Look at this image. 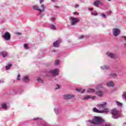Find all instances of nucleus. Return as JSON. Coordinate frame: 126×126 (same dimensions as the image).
Here are the masks:
<instances>
[{
  "mask_svg": "<svg viewBox=\"0 0 126 126\" xmlns=\"http://www.w3.org/2000/svg\"><path fill=\"white\" fill-rule=\"evenodd\" d=\"M48 72L51 74H53V75H58V74H59V69H50L49 70Z\"/></svg>",
  "mask_w": 126,
  "mask_h": 126,
  "instance_id": "obj_8",
  "label": "nucleus"
},
{
  "mask_svg": "<svg viewBox=\"0 0 126 126\" xmlns=\"http://www.w3.org/2000/svg\"><path fill=\"white\" fill-rule=\"evenodd\" d=\"M56 0H51V1H53V2H55V1Z\"/></svg>",
  "mask_w": 126,
  "mask_h": 126,
  "instance_id": "obj_51",
  "label": "nucleus"
},
{
  "mask_svg": "<svg viewBox=\"0 0 126 126\" xmlns=\"http://www.w3.org/2000/svg\"><path fill=\"white\" fill-rule=\"evenodd\" d=\"M44 2V0H39V3L40 4L43 3Z\"/></svg>",
  "mask_w": 126,
  "mask_h": 126,
  "instance_id": "obj_39",
  "label": "nucleus"
},
{
  "mask_svg": "<svg viewBox=\"0 0 126 126\" xmlns=\"http://www.w3.org/2000/svg\"><path fill=\"white\" fill-rule=\"evenodd\" d=\"M83 38H84V36L83 35H81L79 36L78 39H83Z\"/></svg>",
  "mask_w": 126,
  "mask_h": 126,
  "instance_id": "obj_38",
  "label": "nucleus"
},
{
  "mask_svg": "<svg viewBox=\"0 0 126 126\" xmlns=\"http://www.w3.org/2000/svg\"><path fill=\"white\" fill-rule=\"evenodd\" d=\"M37 81L38 82H39V83H43V80H42V79H41L40 77L37 78Z\"/></svg>",
  "mask_w": 126,
  "mask_h": 126,
  "instance_id": "obj_29",
  "label": "nucleus"
},
{
  "mask_svg": "<svg viewBox=\"0 0 126 126\" xmlns=\"http://www.w3.org/2000/svg\"><path fill=\"white\" fill-rule=\"evenodd\" d=\"M71 98H74V95L73 94H66L63 96V98L64 100H69Z\"/></svg>",
  "mask_w": 126,
  "mask_h": 126,
  "instance_id": "obj_9",
  "label": "nucleus"
},
{
  "mask_svg": "<svg viewBox=\"0 0 126 126\" xmlns=\"http://www.w3.org/2000/svg\"><path fill=\"white\" fill-rule=\"evenodd\" d=\"M61 41L57 40L56 41L53 43V47H55L56 48H59V43H60Z\"/></svg>",
  "mask_w": 126,
  "mask_h": 126,
  "instance_id": "obj_12",
  "label": "nucleus"
},
{
  "mask_svg": "<svg viewBox=\"0 0 126 126\" xmlns=\"http://www.w3.org/2000/svg\"><path fill=\"white\" fill-rule=\"evenodd\" d=\"M11 66H12V64H8V65H7L5 66L6 70H8L10 68V67H11Z\"/></svg>",
  "mask_w": 126,
  "mask_h": 126,
  "instance_id": "obj_24",
  "label": "nucleus"
},
{
  "mask_svg": "<svg viewBox=\"0 0 126 126\" xmlns=\"http://www.w3.org/2000/svg\"><path fill=\"white\" fill-rule=\"evenodd\" d=\"M1 107L2 109H4V110H6V109H7V105L5 103L1 104Z\"/></svg>",
  "mask_w": 126,
  "mask_h": 126,
  "instance_id": "obj_18",
  "label": "nucleus"
},
{
  "mask_svg": "<svg viewBox=\"0 0 126 126\" xmlns=\"http://www.w3.org/2000/svg\"><path fill=\"white\" fill-rule=\"evenodd\" d=\"M0 56H2V58H6L7 56V53L1 52H0Z\"/></svg>",
  "mask_w": 126,
  "mask_h": 126,
  "instance_id": "obj_15",
  "label": "nucleus"
},
{
  "mask_svg": "<svg viewBox=\"0 0 126 126\" xmlns=\"http://www.w3.org/2000/svg\"><path fill=\"white\" fill-rule=\"evenodd\" d=\"M111 114L112 115V119L117 120V119H119V118H120V112L116 108H114L112 110Z\"/></svg>",
  "mask_w": 126,
  "mask_h": 126,
  "instance_id": "obj_3",
  "label": "nucleus"
},
{
  "mask_svg": "<svg viewBox=\"0 0 126 126\" xmlns=\"http://www.w3.org/2000/svg\"><path fill=\"white\" fill-rule=\"evenodd\" d=\"M109 113V108H104L102 110H100V113Z\"/></svg>",
  "mask_w": 126,
  "mask_h": 126,
  "instance_id": "obj_19",
  "label": "nucleus"
},
{
  "mask_svg": "<svg viewBox=\"0 0 126 126\" xmlns=\"http://www.w3.org/2000/svg\"><path fill=\"white\" fill-rule=\"evenodd\" d=\"M20 74H18L17 78V80H20Z\"/></svg>",
  "mask_w": 126,
  "mask_h": 126,
  "instance_id": "obj_37",
  "label": "nucleus"
},
{
  "mask_svg": "<svg viewBox=\"0 0 126 126\" xmlns=\"http://www.w3.org/2000/svg\"><path fill=\"white\" fill-rule=\"evenodd\" d=\"M122 98L123 100H126V92H124L123 93V94L122 95Z\"/></svg>",
  "mask_w": 126,
  "mask_h": 126,
  "instance_id": "obj_21",
  "label": "nucleus"
},
{
  "mask_svg": "<svg viewBox=\"0 0 126 126\" xmlns=\"http://www.w3.org/2000/svg\"><path fill=\"white\" fill-rule=\"evenodd\" d=\"M41 7L42 9L39 8V7L37 6L36 5H34L33 6V9L34 10H37L39 12L40 17H43V14H42V12H44L45 11V8H46V7L45 6V5L41 4Z\"/></svg>",
  "mask_w": 126,
  "mask_h": 126,
  "instance_id": "obj_2",
  "label": "nucleus"
},
{
  "mask_svg": "<svg viewBox=\"0 0 126 126\" xmlns=\"http://www.w3.org/2000/svg\"><path fill=\"white\" fill-rule=\"evenodd\" d=\"M3 38L5 39V40H6L7 41H8V40H10L11 35L10 33L8 32H6L4 34L2 35Z\"/></svg>",
  "mask_w": 126,
  "mask_h": 126,
  "instance_id": "obj_6",
  "label": "nucleus"
},
{
  "mask_svg": "<svg viewBox=\"0 0 126 126\" xmlns=\"http://www.w3.org/2000/svg\"><path fill=\"white\" fill-rule=\"evenodd\" d=\"M78 6H79V5L76 4L75 5V8H76V7H78Z\"/></svg>",
  "mask_w": 126,
  "mask_h": 126,
  "instance_id": "obj_42",
  "label": "nucleus"
},
{
  "mask_svg": "<svg viewBox=\"0 0 126 126\" xmlns=\"http://www.w3.org/2000/svg\"><path fill=\"white\" fill-rule=\"evenodd\" d=\"M74 15H75V14H77V12H74Z\"/></svg>",
  "mask_w": 126,
  "mask_h": 126,
  "instance_id": "obj_47",
  "label": "nucleus"
},
{
  "mask_svg": "<svg viewBox=\"0 0 126 126\" xmlns=\"http://www.w3.org/2000/svg\"><path fill=\"white\" fill-rule=\"evenodd\" d=\"M103 123H104V120L100 117L98 116H94L92 120L86 121L87 125L88 126H90V124L91 125H101Z\"/></svg>",
  "mask_w": 126,
  "mask_h": 126,
  "instance_id": "obj_1",
  "label": "nucleus"
},
{
  "mask_svg": "<svg viewBox=\"0 0 126 126\" xmlns=\"http://www.w3.org/2000/svg\"><path fill=\"white\" fill-rule=\"evenodd\" d=\"M55 64H56L57 65L60 64V61L57 60V61L55 62Z\"/></svg>",
  "mask_w": 126,
  "mask_h": 126,
  "instance_id": "obj_36",
  "label": "nucleus"
},
{
  "mask_svg": "<svg viewBox=\"0 0 126 126\" xmlns=\"http://www.w3.org/2000/svg\"><path fill=\"white\" fill-rule=\"evenodd\" d=\"M16 35H22V33L20 32H16Z\"/></svg>",
  "mask_w": 126,
  "mask_h": 126,
  "instance_id": "obj_40",
  "label": "nucleus"
},
{
  "mask_svg": "<svg viewBox=\"0 0 126 126\" xmlns=\"http://www.w3.org/2000/svg\"><path fill=\"white\" fill-rule=\"evenodd\" d=\"M122 38H124L125 41H126V36H123Z\"/></svg>",
  "mask_w": 126,
  "mask_h": 126,
  "instance_id": "obj_43",
  "label": "nucleus"
},
{
  "mask_svg": "<svg viewBox=\"0 0 126 126\" xmlns=\"http://www.w3.org/2000/svg\"><path fill=\"white\" fill-rule=\"evenodd\" d=\"M92 99H93V100H94V99H95V97L93 96V97H92Z\"/></svg>",
  "mask_w": 126,
  "mask_h": 126,
  "instance_id": "obj_50",
  "label": "nucleus"
},
{
  "mask_svg": "<svg viewBox=\"0 0 126 126\" xmlns=\"http://www.w3.org/2000/svg\"><path fill=\"white\" fill-rule=\"evenodd\" d=\"M69 20L71 21V25L72 26L75 25V23L79 22V19L72 17L69 18Z\"/></svg>",
  "mask_w": 126,
  "mask_h": 126,
  "instance_id": "obj_4",
  "label": "nucleus"
},
{
  "mask_svg": "<svg viewBox=\"0 0 126 126\" xmlns=\"http://www.w3.org/2000/svg\"><path fill=\"white\" fill-rule=\"evenodd\" d=\"M124 46H125V47H126V44H124Z\"/></svg>",
  "mask_w": 126,
  "mask_h": 126,
  "instance_id": "obj_53",
  "label": "nucleus"
},
{
  "mask_svg": "<svg viewBox=\"0 0 126 126\" xmlns=\"http://www.w3.org/2000/svg\"><path fill=\"white\" fill-rule=\"evenodd\" d=\"M91 15H93L94 16H97V15H98V13H94V12H91Z\"/></svg>",
  "mask_w": 126,
  "mask_h": 126,
  "instance_id": "obj_31",
  "label": "nucleus"
},
{
  "mask_svg": "<svg viewBox=\"0 0 126 126\" xmlns=\"http://www.w3.org/2000/svg\"><path fill=\"white\" fill-rule=\"evenodd\" d=\"M110 76H113V77H115L116 76H117V74L115 73H112L111 74H110Z\"/></svg>",
  "mask_w": 126,
  "mask_h": 126,
  "instance_id": "obj_33",
  "label": "nucleus"
},
{
  "mask_svg": "<svg viewBox=\"0 0 126 126\" xmlns=\"http://www.w3.org/2000/svg\"><path fill=\"white\" fill-rule=\"evenodd\" d=\"M117 105L119 106V107H122L123 106V104L121 102H120L119 101L117 102Z\"/></svg>",
  "mask_w": 126,
  "mask_h": 126,
  "instance_id": "obj_32",
  "label": "nucleus"
},
{
  "mask_svg": "<svg viewBox=\"0 0 126 126\" xmlns=\"http://www.w3.org/2000/svg\"><path fill=\"white\" fill-rule=\"evenodd\" d=\"M107 86L108 87H113V86H114V84H113L112 82H109L107 83Z\"/></svg>",
  "mask_w": 126,
  "mask_h": 126,
  "instance_id": "obj_23",
  "label": "nucleus"
},
{
  "mask_svg": "<svg viewBox=\"0 0 126 126\" xmlns=\"http://www.w3.org/2000/svg\"><path fill=\"white\" fill-rule=\"evenodd\" d=\"M107 106L106 102H103L101 103L98 104L97 105V107L98 109H105Z\"/></svg>",
  "mask_w": 126,
  "mask_h": 126,
  "instance_id": "obj_5",
  "label": "nucleus"
},
{
  "mask_svg": "<svg viewBox=\"0 0 126 126\" xmlns=\"http://www.w3.org/2000/svg\"><path fill=\"white\" fill-rule=\"evenodd\" d=\"M89 10L92 11L93 10V8H89Z\"/></svg>",
  "mask_w": 126,
  "mask_h": 126,
  "instance_id": "obj_44",
  "label": "nucleus"
},
{
  "mask_svg": "<svg viewBox=\"0 0 126 126\" xmlns=\"http://www.w3.org/2000/svg\"><path fill=\"white\" fill-rule=\"evenodd\" d=\"M93 111L94 113H101V110H99L98 109L94 107L93 108Z\"/></svg>",
  "mask_w": 126,
  "mask_h": 126,
  "instance_id": "obj_20",
  "label": "nucleus"
},
{
  "mask_svg": "<svg viewBox=\"0 0 126 126\" xmlns=\"http://www.w3.org/2000/svg\"><path fill=\"white\" fill-rule=\"evenodd\" d=\"M55 7H56V8H59V6L58 5H55Z\"/></svg>",
  "mask_w": 126,
  "mask_h": 126,
  "instance_id": "obj_46",
  "label": "nucleus"
},
{
  "mask_svg": "<svg viewBox=\"0 0 126 126\" xmlns=\"http://www.w3.org/2000/svg\"><path fill=\"white\" fill-rule=\"evenodd\" d=\"M107 56H108V57H110V58H111V59H114V58H115V57H116V54H113V53H111L110 52H108L107 53Z\"/></svg>",
  "mask_w": 126,
  "mask_h": 126,
  "instance_id": "obj_11",
  "label": "nucleus"
},
{
  "mask_svg": "<svg viewBox=\"0 0 126 126\" xmlns=\"http://www.w3.org/2000/svg\"><path fill=\"white\" fill-rule=\"evenodd\" d=\"M0 83H3V81L0 80Z\"/></svg>",
  "mask_w": 126,
  "mask_h": 126,
  "instance_id": "obj_45",
  "label": "nucleus"
},
{
  "mask_svg": "<svg viewBox=\"0 0 126 126\" xmlns=\"http://www.w3.org/2000/svg\"><path fill=\"white\" fill-rule=\"evenodd\" d=\"M29 77L27 76H25L24 78H23V81L24 82H29Z\"/></svg>",
  "mask_w": 126,
  "mask_h": 126,
  "instance_id": "obj_17",
  "label": "nucleus"
},
{
  "mask_svg": "<svg viewBox=\"0 0 126 126\" xmlns=\"http://www.w3.org/2000/svg\"><path fill=\"white\" fill-rule=\"evenodd\" d=\"M102 88H103V86L101 85L96 87V89L97 90H100V89H102Z\"/></svg>",
  "mask_w": 126,
  "mask_h": 126,
  "instance_id": "obj_30",
  "label": "nucleus"
},
{
  "mask_svg": "<svg viewBox=\"0 0 126 126\" xmlns=\"http://www.w3.org/2000/svg\"><path fill=\"white\" fill-rule=\"evenodd\" d=\"M36 120H37V124L41 125V123H42V119L39 118H33L34 121H36Z\"/></svg>",
  "mask_w": 126,
  "mask_h": 126,
  "instance_id": "obj_14",
  "label": "nucleus"
},
{
  "mask_svg": "<svg viewBox=\"0 0 126 126\" xmlns=\"http://www.w3.org/2000/svg\"><path fill=\"white\" fill-rule=\"evenodd\" d=\"M24 49H26V50H28V49H29V46H28V44L25 43L24 44Z\"/></svg>",
  "mask_w": 126,
  "mask_h": 126,
  "instance_id": "obj_28",
  "label": "nucleus"
},
{
  "mask_svg": "<svg viewBox=\"0 0 126 126\" xmlns=\"http://www.w3.org/2000/svg\"><path fill=\"white\" fill-rule=\"evenodd\" d=\"M88 93H93L95 92V90L93 89H88L87 90Z\"/></svg>",
  "mask_w": 126,
  "mask_h": 126,
  "instance_id": "obj_22",
  "label": "nucleus"
},
{
  "mask_svg": "<svg viewBox=\"0 0 126 126\" xmlns=\"http://www.w3.org/2000/svg\"><path fill=\"white\" fill-rule=\"evenodd\" d=\"M96 94L97 96H99V97H101L102 95H103V92L101 91H98L96 92Z\"/></svg>",
  "mask_w": 126,
  "mask_h": 126,
  "instance_id": "obj_25",
  "label": "nucleus"
},
{
  "mask_svg": "<svg viewBox=\"0 0 126 126\" xmlns=\"http://www.w3.org/2000/svg\"><path fill=\"white\" fill-rule=\"evenodd\" d=\"M54 112L56 114V115H59V110L57 109H54Z\"/></svg>",
  "mask_w": 126,
  "mask_h": 126,
  "instance_id": "obj_34",
  "label": "nucleus"
},
{
  "mask_svg": "<svg viewBox=\"0 0 126 126\" xmlns=\"http://www.w3.org/2000/svg\"><path fill=\"white\" fill-rule=\"evenodd\" d=\"M108 12L110 14H111V13H112V11H109Z\"/></svg>",
  "mask_w": 126,
  "mask_h": 126,
  "instance_id": "obj_49",
  "label": "nucleus"
},
{
  "mask_svg": "<svg viewBox=\"0 0 126 126\" xmlns=\"http://www.w3.org/2000/svg\"><path fill=\"white\" fill-rule=\"evenodd\" d=\"M58 87L55 88V90H57V89H60V86L58 85Z\"/></svg>",
  "mask_w": 126,
  "mask_h": 126,
  "instance_id": "obj_41",
  "label": "nucleus"
},
{
  "mask_svg": "<svg viewBox=\"0 0 126 126\" xmlns=\"http://www.w3.org/2000/svg\"><path fill=\"white\" fill-rule=\"evenodd\" d=\"M52 20L53 21H54V20H55V18H52Z\"/></svg>",
  "mask_w": 126,
  "mask_h": 126,
  "instance_id": "obj_48",
  "label": "nucleus"
},
{
  "mask_svg": "<svg viewBox=\"0 0 126 126\" xmlns=\"http://www.w3.org/2000/svg\"><path fill=\"white\" fill-rule=\"evenodd\" d=\"M50 29L52 30H56V26L54 24H52L50 25Z\"/></svg>",
  "mask_w": 126,
  "mask_h": 126,
  "instance_id": "obj_27",
  "label": "nucleus"
},
{
  "mask_svg": "<svg viewBox=\"0 0 126 126\" xmlns=\"http://www.w3.org/2000/svg\"><path fill=\"white\" fill-rule=\"evenodd\" d=\"M108 1H111V0H107Z\"/></svg>",
  "mask_w": 126,
  "mask_h": 126,
  "instance_id": "obj_54",
  "label": "nucleus"
},
{
  "mask_svg": "<svg viewBox=\"0 0 126 126\" xmlns=\"http://www.w3.org/2000/svg\"><path fill=\"white\" fill-rule=\"evenodd\" d=\"M93 4L94 5V6H96V7H98L99 5H103V3L101 1L97 0L96 1H95L94 2Z\"/></svg>",
  "mask_w": 126,
  "mask_h": 126,
  "instance_id": "obj_10",
  "label": "nucleus"
},
{
  "mask_svg": "<svg viewBox=\"0 0 126 126\" xmlns=\"http://www.w3.org/2000/svg\"><path fill=\"white\" fill-rule=\"evenodd\" d=\"M92 98L91 95H86L85 96L83 100H88V99H91Z\"/></svg>",
  "mask_w": 126,
  "mask_h": 126,
  "instance_id": "obj_26",
  "label": "nucleus"
},
{
  "mask_svg": "<svg viewBox=\"0 0 126 126\" xmlns=\"http://www.w3.org/2000/svg\"><path fill=\"white\" fill-rule=\"evenodd\" d=\"M76 91L78 92H80V93H84L85 92V89H82L81 88H78L76 89Z\"/></svg>",
  "mask_w": 126,
  "mask_h": 126,
  "instance_id": "obj_16",
  "label": "nucleus"
},
{
  "mask_svg": "<svg viewBox=\"0 0 126 126\" xmlns=\"http://www.w3.org/2000/svg\"><path fill=\"white\" fill-rule=\"evenodd\" d=\"M126 125V123L125 122V123L123 124V125L125 126V125Z\"/></svg>",
  "mask_w": 126,
  "mask_h": 126,
  "instance_id": "obj_52",
  "label": "nucleus"
},
{
  "mask_svg": "<svg viewBox=\"0 0 126 126\" xmlns=\"http://www.w3.org/2000/svg\"><path fill=\"white\" fill-rule=\"evenodd\" d=\"M113 35L116 37V36H119L121 33V31L117 28H114L113 29Z\"/></svg>",
  "mask_w": 126,
  "mask_h": 126,
  "instance_id": "obj_7",
  "label": "nucleus"
},
{
  "mask_svg": "<svg viewBox=\"0 0 126 126\" xmlns=\"http://www.w3.org/2000/svg\"><path fill=\"white\" fill-rule=\"evenodd\" d=\"M100 68H101V69H102V70H105V69L106 70H108V69H109V68H110V67L108 66V65H104V66H101V67H100Z\"/></svg>",
  "mask_w": 126,
  "mask_h": 126,
  "instance_id": "obj_13",
  "label": "nucleus"
},
{
  "mask_svg": "<svg viewBox=\"0 0 126 126\" xmlns=\"http://www.w3.org/2000/svg\"><path fill=\"white\" fill-rule=\"evenodd\" d=\"M101 16H102V17H103V18H106V16L105 15V14L104 13H101L100 14Z\"/></svg>",
  "mask_w": 126,
  "mask_h": 126,
  "instance_id": "obj_35",
  "label": "nucleus"
}]
</instances>
